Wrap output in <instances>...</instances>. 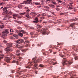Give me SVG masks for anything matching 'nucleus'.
<instances>
[{"mask_svg":"<svg viewBox=\"0 0 78 78\" xmlns=\"http://www.w3.org/2000/svg\"><path fill=\"white\" fill-rule=\"evenodd\" d=\"M42 61V60L41 58H40L38 59L37 60H36V58H34L32 59V62H30L27 64L26 66V68H27V69H30L31 68V63H34V66L35 67H37V64L36 63V62H41Z\"/></svg>","mask_w":78,"mask_h":78,"instance_id":"f257e3e1","label":"nucleus"},{"mask_svg":"<svg viewBox=\"0 0 78 78\" xmlns=\"http://www.w3.org/2000/svg\"><path fill=\"white\" fill-rule=\"evenodd\" d=\"M31 0H27L26 1L23 2V3H20V4L18 5V8L20 9H21L22 7L23 6V5H25L27 3L28 4H30V5H32V3H31Z\"/></svg>","mask_w":78,"mask_h":78,"instance_id":"f03ea898","label":"nucleus"},{"mask_svg":"<svg viewBox=\"0 0 78 78\" xmlns=\"http://www.w3.org/2000/svg\"><path fill=\"white\" fill-rule=\"evenodd\" d=\"M6 45L7 47L5 48V51H6L7 52H9V53L13 51L12 49L9 48L11 47L12 46V43H7L6 44Z\"/></svg>","mask_w":78,"mask_h":78,"instance_id":"7ed1b4c3","label":"nucleus"},{"mask_svg":"<svg viewBox=\"0 0 78 78\" xmlns=\"http://www.w3.org/2000/svg\"><path fill=\"white\" fill-rule=\"evenodd\" d=\"M43 34H45V33H48L47 34L48 35L49 33V32L48 29H46V28H43L41 30Z\"/></svg>","mask_w":78,"mask_h":78,"instance_id":"20e7f679","label":"nucleus"},{"mask_svg":"<svg viewBox=\"0 0 78 78\" xmlns=\"http://www.w3.org/2000/svg\"><path fill=\"white\" fill-rule=\"evenodd\" d=\"M9 29H6L4 31H3L2 32V36L3 37H5V36H7V34H9Z\"/></svg>","mask_w":78,"mask_h":78,"instance_id":"39448f33","label":"nucleus"},{"mask_svg":"<svg viewBox=\"0 0 78 78\" xmlns=\"http://www.w3.org/2000/svg\"><path fill=\"white\" fill-rule=\"evenodd\" d=\"M41 16H46V14L45 13H43L42 15L39 14L38 15L37 17L35 18V20L34 21V23H37L38 22V18L37 17H40Z\"/></svg>","mask_w":78,"mask_h":78,"instance_id":"423d86ee","label":"nucleus"},{"mask_svg":"<svg viewBox=\"0 0 78 78\" xmlns=\"http://www.w3.org/2000/svg\"><path fill=\"white\" fill-rule=\"evenodd\" d=\"M4 12L2 13V14H9L10 15H11L12 14V12H9L7 10H3Z\"/></svg>","mask_w":78,"mask_h":78,"instance_id":"0eeeda50","label":"nucleus"},{"mask_svg":"<svg viewBox=\"0 0 78 78\" xmlns=\"http://www.w3.org/2000/svg\"><path fill=\"white\" fill-rule=\"evenodd\" d=\"M16 43L17 44H21L22 43H23L24 41L23 39H19L17 41H16Z\"/></svg>","mask_w":78,"mask_h":78,"instance_id":"6e6552de","label":"nucleus"},{"mask_svg":"<svg viewBox=\"0 0 78 78\" xmlns=\"http://www.w3.org/2000/svg\"><path fill=\"white\" fill-rule=\"evenodd\" d=\"M10 59H11V58H10L9 57H6L4 60L5 61H6V62L9 63V62Z\"/></svg>","mask_w":78,"mask_h":78,"instance_id":"1a4fd4ad","label":"nucleus"},{"mask_svg":"<svg viewBox=\"0 0 78 78\" xmlns=\"http://www.w3.org/2000/svg\"><path fill=\"white\" fill-rule=\"evenodd\" d=\"M12 39H18V37H17V35L16 34H13L11 38Z\"/></svg>","mask_w":78,"mask_h":78,"instance_id":"9d476101","label":"nucleus"},{"mask_svg":"<svg viewBox=\"0 0 78 78\" xmlns=\"http://www.w3.org/2000/svg\"><path fill=\"white\" fill-rule=\"evenodd\" d=\"M63 60H64V61L63 62H62V64L63 66H64V65H66V64H67L66 63V58H63Z\"/></svg>","mask_w":78,"mask_h":78,"instance_id":"9b49d317","label":"nucleus"},{"mask_svg":"<svg viewBox=\"0 0 78 78\" xmlns=\"http://www.w3.org/2000/svg\"><path fill=\"white\" fill-rule=\"evenodd\" d=\"M20 32H22V33H22V34H27V32H25V31L23 30H21L20 31Z\"/></svg>","mask_w":78,"mask_h":78,"instance_id":"f8f14e48","label":"nucleus"},{"mask_svg":"<svg viewBox=\"0 0 78 78\" xmlns=\"http://www.w3.org/2000/svg\"><path fill=\"white\" fill-rule=\"evenodd\" d=\"M12 63H15V62L17 65H19V62L18 61H16V60H14L12 61Z\"/></svg>","mask_w":78,"mask_h":78,"instance_id":"ddd939ff","label":"nucleus"},{"mask_svg":"<svg viewBox=\"0 0 78 78\" xmlns=\"http://www.w3.org/2000/svg\"><path fill=\"white\" fill-rule=\"evenodd\" d=\"M18 15L17 14H14L12 15L13 16V18L14 19H16V17H17Z\"/></svg>","mask_w":78,"mask_h":78,"instance_id":"4468645a","label":"nucleus"},{"mask_svg":"<svg viewBox=\"0 0 78 78\" xmlns=\"http://www.w3.org/2000/svg\"><path fill=\"white\" fill-rule=\"evenodd\" d=\"M78 20V18H76L75 19H73L70 20V21H71V22H73V21H75L76 20Z\"/></svg>","mask_w":78,"mask_h":78,"instance_id":"2eb2a0df","label":"nucleus"},{"mask_svg":"<svg viewBox=\"0 0 78 78\" xmlns=\"http://www.w3.org/2000/svg\"><path fill=\"white\" fill-rule=\"evenodd\" d=\"M19 48H20L21 49V48H23V45L21 44V45H19Z\"/></svg>","mask_w":78,"mask_h":78,"instance_id":"dca6fc26","label":"nucleus"},{"mask_svg":"<svg viewBox=\"0 0 78 78\" xmlns=\"http://www.w3.org/2000/svg\"><path fill=\"white\" fill-rule=\"evenodd\" d=\"M19 36H20V37H22L23 36V34L21 33L20 32L18 33Z\"/></svg>","mask_w":78,"mask_h":78,"instance_id":"f3484780","label":"nucleus"},{"mask_svg":"<svg viewBox=\"0 0 78 78\" xmlns=\"http://www.w3.org/2000/svg\"><path fill=\"white\" fill-rule=\"evenodd\" d=\"M4 28V25L3 24H1L0 26V28H1L2 29H3Z\"/></svg>","mask_w":78,"mask_h":78,"instance_id":"a211bd4d","label":"nucleus"},{"mask_svg":"<svg viewBox=\"0 0 78 78\" xmlns=\"http://www.w3.org/2000/svg\"><path fill=\"white\" fill-rule=\"evenodd\" d=\"M9 55L10 56V57H12V58L14 56V55L11 54V53H9Z\"/></svg>","mask_w":78,"mask_h":78,"instance_id":"6ab92c4d","label":"nucleus"},{"mask_svg":"<svg viewBox=\"0 0 78 78\" xmlns=\"http://www.w3.org/2000/svg\"><path fill=\"white\" fill-rule=\"evenodd\" d=\"M75 25V23H73L71 24L70 25V27H73L74 25Z\"/></svg>","mask_w":78,"mask_h":78,"instance_id":"aec40b11","label":"nucleus"},{"mask_svg":"<svg viewBox=\"0 0 78 78\" xmlns=\"http://www.w3.org/2000/svg\"><path fill=\"white\" fill-rule=\"evenodd\" d=\"M1 55L2 57H0V62L1 61V59L3 58V56H4V55Z\"/></svg>","mask_w":78,"mask_h":78,"instance_id":"412c9836","label":"nucleus"},{"mask_svg":"<svg viewBox=\"0 0 78 78\" xmlns=\"http://www.w3.org/2000/svg\"><path fill=\"white\" fill-rule=\"evenodd\" d=\"M34 3L35 5H41L40 3L38 2H35Z\"/></svg>","mask_w":78,"mask_h":78,"instance_id":"4be33fe9","label":"nucleus"},{"mask_svg":"<svg viewBox=\"0 0 78 78\" xmlns=\"http://www.w3.org/2000/svg\"><path fill=\"white\" fill-rule=\"evenodd\" d=\"M9 32L10 33V32H14V30L12 29H9Z\"/></svg>","mask_w":78,"mask_h":78,"instance_id":"5701e85b","label":"nucleus"},{"mask_svg":"<svg viewBox=\"0 0 78 78\" xmlns=\"http://www.w3.org/2000/svg\"><path fill=\"white\" fill-rule=\"evenodd\" d=\"M43 54L44 55H48V52L47 51H46L44 53H43Z\"/></svg>","mask_w":78,"mask_h":78,"instance_id":"b1692460","label":"nucleus"},{"mask_svg":"<svg viewBox=\"0 0 78 78\" xmlns=\"http://www.w3.org/2000/svg\"><path fill=\"white\" fill-rule=\"evenodd\" d=\"M25 13H26V12H23V13H22L20 14V16H22V15H23L24 14H25Z\"/></svg>","mask_w":78,"mask_h":78,"instance_id":"393cba45","label":"nucleus"},{"mask_svg":"<svg viewBox=\"0 0 78 78\" xmlns=\"http://www.w3.org/2000/svg\"><path fill=\"white\" fill-rule=\"evenodd\" d=\"M17 28L19 30H22V27L20 26L18 27H17Z\"/></svg>","mask_w":78,"mask_h":78,"instance_id":"a878e982","label":"nucleus"},{"mask_svg":"<svg viewBox=\"0 0 78 78\" xmlns=\"http://www.w3.org/2000/svg\"><path fill=\"white\" fill-rule=\"evenodd\" d=\"M44 66L42 64H40L39 65V67H44Z\"/></svg>","mask_w":78,"mask_h":78,"instance_id":"bb28decb","label":"nucleus"},{"mask_svg":"<svg viewBox=\"0 0 78 78\" xmlns=\"http://www.w3.org/2000/svg\"><path fill=\"white\" fill-rule=\"evenodd\" d=\"M27 50H28V49H24L23 50V52H25L27 51Z\"/></svg>","mask_w":78,"mask_h":78,"instance_id":"cd10ccee","label":"nucleus"},{"mask_svg":"<svg viewBox=\"0 0 78 78\" xmlns=\"http://www.w3.org/2000/svg\"><path fill=\"white\" fill-rule=\"evenodd\" d=\"M36 14V13L35 12H32L30 13V14H31V15H32V14Z\"/></svg>","mask_w":78,"mask_h":78,"instance_id":"c85d7f7f","label":"nucleus"},{"mask_svg":"<svg viewBox=\"0 0 78 78\" xmlns=\"http://www.w3.org/2000/svg\"><path fill=\"white\" fill-rule=\"evenodd\" d=\"M29 41H26L25 42H24V43L25 44H28L29 43Z\"/></svg>","mask_w":78,"mask_h":78,"instance_id":"c756f323","label":"nucleus"},{"mask_svg":"<svg viewBox=\"0 0 78 78\" xmlns=\"http://www.w3.org/2000/svg\"><path fill=\"white\" fill-rule=\"evenodd\" d=\"M59 55L60 56H61V57H62V58H63V57H64V56L62 55V54H61V53H60L59 54Z\"/></svg>","mask_w":78,"mask_h":78,"instance_id":"7c9ffc66","label":"nucleus"},{"mask_svg":"<svg viewBox=\"0 0 78 78\" xmlns=\"http://www.w3.org/2000/svg\"><path fill=\"white\" fill-rule=\"evenodd\" d=\"M8 8L7 7H5L3 9V10H7Z\"/></svg>","mask_w":78,"mask_h":78,"instance_id":"2f4dec72","label":"nucleus"},{"mask_svg":"<svg viewBox=\"0 0 78 78\" xmlns=\"http://www.w3.org/2000/svg\"><path fill=\"white\" fill-rule=\"evenodd\" d=\"M38 28H39V29L41 28L42 26H41L40 25H37Z\"/></svg>","mask_w":78,"mask_h":78,"instance_id":"473e14b6","label":"nucleus"},{"mask_svg":"<svg viewBox=\"0 0 78 78\" xmlns=\"http://www.w3.org/2000/svg\"><path fill=\"white\" fill-rule=\"evenodd\" d=\"M24 9H28V10H29V9H28V7H26L24 8Z\"/></svg>","mask_w":78,"mask_h":78,"instance_id":"72a5a7b5","label":"nucleus"},{"mask_svg":"<svg viewBox=\"0 0 78 78\" xmlns=\"http://www.w3.org/2000/svg\"><path fill=\"white\" fill-rule=\"evenodd\" d=\"M74 59H75V60H77V59H78V58L77 57H76V56H75V57Z\"/></svg>","mask_w":78,"mask_h":78,"instance_id":"f704fd0d","label":"nucleus"},{"mask_svg":"<svg viewBox=\"0 0 78 78\" xmlns=\"http://www.w3.org/2000/svg\"><path fill=\"white\" fill-rule=\"evenodd\" d=\"M22 71H20L19 73H19V74L20 75H21V73H22Z\"/></svg>","mask_w":78,"mask_h":78,"instance_id":"c9c22d12","label":"nucleus"},{"mask_svg":"<svg viewBox=\"0 0 78 78\" xmlns=\"http://www.w3.org/2000/svg\"><path fill=\"white\" fill-rule=\"evenodd\" d=\"M45 19V17H41V20H43V19Z\"/></svg>","mask_w":78,"mask_h":78,"instance_id":"e433bc0d","label":"nucleus"},{"mask_svg":"<svg viewBox=\"0 0 78 78\" xmlns=\"http://www.w3.org/2000/svg\"><path fill=\"white\" fill-rule=\"evenodd\" d=\"M41 51L43 53H44V51H45V49H42L41 50Z\"/></svg>","mask_w":78,"mask_h":78,"instance_id":"4c0bfd02","label":"nucleus"},{"mask_svg":"<svg viewBox=\"0 0 78 78\" xmlns=\"http://www.w3.org/2000/svg\"><path fill=\"white\" fill-rule=\"evenodd\" d=\"M30 34H31V35H33V34H34V32H31L30 33Z\"/></svg>","mask_w":78,"mask_h":78,"instance_id":"58836bf2","label":"nucleus"},{"mask_svg":"<svg viewBox=\"0 0 78 78\" xmlns=\"http://www.w3.org/2000/svg\"><path fill=\"white\" fill-rule=\"evenodd\" d=\"M64 21V22H65V23H67V22H68V21L67 20H65Z\"/></svg>","mask_w":78,"mask_h":78,"instance_id":"ea45409f","label":"nucleus"},{"mask_svg":"<svg viewBox=\"0 0 78 78\" xmlns=\"http://www.w3.org/2000/svg\"><path fill=\"white\" fill-rule=\"evenodd\" d=\"M30 29H31L32 30H34V27H30Z\"/></svg>","mask_w":78,"mask_h":78,"instance_id":"a19ab883","label":"nucleus"},{"mask_svg":"<svg viewBox=\"0 0 78 78\" xmlns=\"http://www.w3.org/2000/svg\"><path fill=\"white\" fill-rule=\"evenodd\" d=\"M17 23H19L20 24L21 23H22V22L20 21H17Z\"/></svg>","mask_w":78,"mask_h":78,"instance_id":"79ce46f5","label":"nucleus"},{"mask_svg":"<svg viewBox=\"0 0 78 78\" xmlns=\"http://www.w3.org/2000/svg\"><path fill=\"white\" fill-rule=\"evenodd\" d=\"M52 49H49L50 53H51V52H52Z\"/></svg>","mask_w":78,"mask_h":78,"instance_id":"37998d69","label":"nucleus"},{"mask_svg":"<svg viewBox=\"0 0 78 78\" xmlns=\"http://www.w3.org/2000/svg\"><path fill=\"white\" fill-rule=\"evenodd\" d=\"M74 50L75 51H78V49L77 48L75 49Z\"/></svg>","mask_w":78,"mask_h":78,"instance_id":"c03bdc74","label":"nucleus"},{"mask_svg":"<svg viewBox=\"0 0 78 78\" xmlns=\"http://www.w3.org/2000/svg\"><path fill=\"white\" fill-rule=\"evenodd\" d=\"M16 53H19V52H20V51L19 50H17L16 51Z\"/></svg>","mask_w":78,"mask_h":78,"instance_id":"a18cd8bd","label":"nucleus"},{"mask_svg":"<svg viewBox=\"0 0 78 78\" xmlns=\"http://www.w3.org/2000/svg\"><path fill=\"white\" fill-rule=\"evenodd\" d=\"M16 55H17V56H20V53L17 54Z\"/></svg>","mask_w":78,"mask_h":78,"instance_id":"49530a36","label":"nucleus"},{"mask_svg":"<svg viewBox=\"0 0 78 78\" xmlns=\"http://www.w3.org/2000/svg\"><path fill=\"white\" fill-rule=\"evenodd\" d=\"M2 5H3V3H0V6H2Z\"/></svg>","mask_w":78,"mask_h":78,"instance_id":"de8ad7c7","label":"nucleus"},{"mask_svg":"<svg viewBox=\"0 0 78 78\" xmlns=\"http://www.w3.org/2000/svg\"><path fill=\"white\" fill-rule=\"evenodd\" d=\"M3 42H4V43H7V41L5 40L3 41Z\"/></svg>","mask_w":78,"mask_h":78,"instance_id":"09e8293b","label":"nucleus"},{"mask_svg":"<svg viewBox=\"0 0 78 78\" xmlns=\"http://www.w3.org/2000/svg\"><path fill=\"white\" fill-rule=\"evenodd\" d=\"M13 32H10V34H13V33H12Z\"/></svg>","mask_w":78,"mask_h":78,"instance_id":"8fccbe9b","label":"nucleus"},{"mask_svg":"<svg viewBox=\"0 0 78 78\" xmlns=\"http://www.w3.org/2000/svg\"><path fill=\"white\" fill-rule=\"evenodd\" d=\"M69 64L70 65H71V64H72V62H69Z\"/></svg>","mask_w":78,"mask_h":78,"instance_id":"3c124183","label":"nucleus"},{"mask_svg":"<svg viewBox=\"0 0 78 78\" xmlns=\"http://www.w3.org/2000/svg\"><path fill=\"white\" fill-rule=\"evenodd\" d=\"M26 16L27 17H29V15H28V14H26Z\"/></svg>","mask_w":78,"mask_h":78,"instance_id":"603ef678","label":"nucleus"},{"mask_svg":"<svg viewBox=\"0 0 78 78\" xmlns=\"http://www.w3.org/2000/svg\"><path fill=\"white\" fill-rule=\"evenodd\" d=\"M30 46V44L28 43V44H27V47H29Z\"/></svg>","mask_w":78,"mask_h":78,"instance_id":"864d4df0","label":"nucleus"},{"mask_svg":"<svg viewBox=\"0 0 78 78\" xmlns=\"http://www.w3.org/2000/svg\"><path fill=\"white\" fill-rule=\"evenodd\" d=\"M16 46L18 47V48H19V44H18L16 45Z\"/></svg>","mask_w":78,"mask_h":78,"instance_id":"5fc2aeb1","label":"nucleus"},{"mask_svg":"<svg viewBox=\"0 0 78 78\" xmlns=\"http://www.w3.org/2000/svg\"><path fill=\"white\" fill-rule=\"evenodd\" d=\"M24 39H25V40L27 39H28V38L27 37H24Z\"/></svg>","mask_w":78,"mask_h":78,"instance_id":"6e6d98bb","label":"nucleus"},{"mask_svg":"<svg viewBox=\"0 0 78 78\" xmlns=\"http://www.w3.org/2000/svg\"><path fill=\"white\" fill-rule=\"evenodd\" d=\"M12 73H14V70H11Z\"/></svg>","mask_w":78,"mask_h":78,"instance_id":"4d7b16f0","label":"nucleus"},{"mask_svg":"<svg viewBox=\"0 0 78 78\" xmlns=\"http://www.w3.org/2000/svg\"><path fill=\"white\" fill-rule=\"evenodd\" d=\"M52 3H53V4H55V5H56V3L55 2H52Z\"/></svg>","mask_w":78,"mask_h":78,"instance_id":"13d9d810","label":"nucleus"},{"mask_svg":"<svg viewBox=\"0 0 78 78\" xmlns=\"http://www.w3.org/2000/svg\"><path fill=\"white\" fill-rule=\"evenodd\" d=\"M46 23L47 22H42V23H43V24H44V23Z\"/></svg>","mask_w":78,"mask_h":78,"instance_id":"bf43d9fd","label":"nucleus"},{"mask_svg":"<svg viewBox=\"0 0 78 78\" xmlns=\"http://www.w3.org/2000/svg\"><path fill=\"white\" fill-rule=\"evenodd\" d=\"M64 14V13H61L60 14V15L61 16V15H63Z\"/></svg>","mask_w":78,"mask_h":78,"instance_id":"052dcab7","label":"nucleus"},{"mask_svg":"<svg viewBox=\"0 0 78 78\" xmlns=\"http://www.w3.org/2000/svg\"><path fill=\"white\" fill-rule=\"evenodd\" d=\"M75 67L76 69H78V65L76 66Z\"/></svg>","mask_w":78,"mask_h":78,"instance_id":"680f3d73","label":"nucleus"},{"mask_svg":"<svg viewBox=\"0 0 78 78\" xmlns=\"http://www.w3.org/2000/svg\"><path fill=\"white\" fill-rule=\"evenodd\" d=\"M35 73H36V74H37V71H35Z\"/></svg>","mask_w":78,"mask_h":78,"instance_id":"e2e57ef3","label":"nucleus"},{"mask_svg":"<svg viewBox=\"0 0 78 78\" xmlns=\"http://www.w3.org/2000/svg\"><path fill=\"white\" fill-rule=\"evenodd\" d=\"M62 4H63V5H65V2H62Z\"/></svg>","mask_w":78,"mask_h":78,"instance_id":"0e129e2a","label":"nucleus"},{"mask_svg":"<svg viewBox=\"0 0 78 78\" xmlns=\"http://www.w3.org/2000/svg\"><path fill=\"white\" fill-rule=\"evenodd\" d=\"M75 48V47L74 46H73L72 48H73V49L74 48Z\"/></svg>","mask_w":78,"mask_h":78,"instance_id":"69168bd1","label":"nucleus"},{"mask_svg":"<svg viewBox=\"0 0 78 78\" xmlns=\"http://www.w3.org/2000/svg\"><path fill=\"white\" fill-rule=\"evenodd\" d=\"M2 51H0V53H2Z\"/></svg>","mask_w":78,"mask_h":78,"instance_id":"338daca9","label":"nucleus"},{"mask_svg":"<svg viewBox=\"0 0 78 78\" xmlns=\"http://www.w3.org/2000/svg\"><path fill=\"white\" fill-rule=\"evenodd\" d=\"M3 20H6V18H4L3 19Z\"/></svg>","mask_w":78,"mask_h":78,"instance_id":"774afa93","label":"nucleus"}]
</instances>
